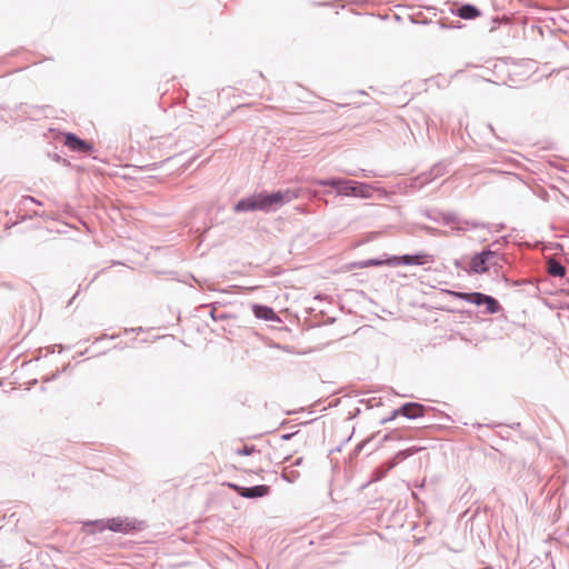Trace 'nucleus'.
Masks as SVG:
<instances>
[{"label": "nucleus", "instance_id": "obj_1", "mask_svg": "<svg viewBox=\"0 0 569 569\" xmlns=\"http://www.w3.org/2000/svg\"><path fill=\"white\" fill-rule=\"evenodd\" d=\"M298 193L293 190H277L273 192L261 191L248 197L241 198L233 204V211L237 213L262 211L276 212L286 203L296 199Z\"/></svg>", "mask_w": 569, "mask_h": 569}, {"label": "nucleus", "instance_id": "obj_2", "mask_svg": "<svg viewBox=\"0 0 569 569\" xmlns=\"http://www.w3.org/2000/svg\"><path fill=\"white\" fill-rule=\"evenodd\" d=\"M402 416L407 419L427 418L428 425L423 427H447V422L456 423L458 420L453 419L449 415L435 410L431 407H425L419 402H407L401 407L391 411L389 416L381 417L378 420L379 425H385L392 421L396 417Z\"/></svg>", "mask_w": 569, "mask_h": 569}, {"label": "nucleus", "instance_id": "obj_3", "mask_svg": "<svg viewBox=\"0 0 569 569\" xmlns=\"http://www.w3.org/2000/svg\"><path fill=\"white\" fill-rule=\"evenodd\" d=\"M497 244L498 241H495L480 252H476L471 257L468 273L483 274L488 272L491 267L496 266L497 261H493V259L498 258L500 254L498 249L493 250L492 247Z\"/></svg>", "mask_w": 569, "mask_h": 569}, {"label": "nucleus", "instance_id": "obj_4", "mask_svg": "<svg viewBox=\"0 0 569 569\" xmlns=\"http://www.w3.org/2000/svg\"><path fill=\"white\" fill-rule=\"evenodd\" d=\"M435 258L432 254L426 252H417L413 254L390 256L387 258V264L390 267L397 266H423L432 263Z\"/></svg>", "mask_w": 569, "mask_h": 569}, {"label": "nucleus", "instance_id": "obj_5", "mask_svg": "<svg viewBox=\"0 0 569 569\" xmlns=\"http://www.w3.org/2000/svg\"><path fill=\"white\" fill-rule=\"evenodd\" d=\"M315 187H329L337 196L351 197L352 180L330 177L327 179H315L312 181Z\"/></svg>", "mask_w": 569, "mask_h": 569}, {"label": "nucleus", "instance_id": "obj_6", "mask_svg": "<svg viewBox=\"0 0 569 569\" xmlns=\"http://www.w3.org/2000/svg\"><path fill=\"white\" fill-rule=\"evenodd\" d=\"M443 224L449 226L452 224V230L456 231H467L469 229H486L488 228V223L480 222L477 220H466L458 217L456 212H447L446 217H443Z\"/></svg>", "mask_w": 569, "mask_h": 569}, {"label": "nucleus", "instance_id": "obj_7", "mask_svg": "<svg viewBox=\"0 0 569 569\" xmlns=\"http://www.w3.org/2000/svg\"><path fill=\"white\" fill-rule=\"evenodd\" d=\"M64 144L72 151H77L80 153H89L93 149L92 144L89 141L81 139L72 132H67L64 134Z\"/></svg>", "mask_w": 569, "mask_h": 569}, {"label": "nucleus", "instance_id": "obj_8", "mask_svg": "<svg viewBox=\"0 0 569 569\" xmlns=\"http://www.w3.org/2000/svg\"><path fill=\"white\" fill-rule=\"evenodd\" d=\"M447 172V166L442 162H438L432 166V168L428 172H423L419 176H417L413 179L412 186L417 182L420 183V187L426 186L430 183L432 180H435L438 177L443 176Z\"/></svg>", "mask_w": 569, "mask_h": 569}, {"label": "nucleus", "instance_id": "obj_9", "mask_svg": "<svg viewBox=\"0 0 569 569\" xmlns=\"http://www.w3.org/2000/svg\"><path fill=\"white\" fill-rule=\"evenodd\" d=\"M234 491L244 498H258L269 493V487L264 485L254 486L251 488H244L237 485H229Z\"/></svg>", "mask_w": 569, "mask_h": 569}, {"label": "nucleus", "instance_id": "obj_10", "mask_svg": "<svg viewBox=\"0 0 569 569\" xmlns=\"http://www.w3.org/2000/svg\"><path fill=\"white\" fill-rule=\"evenodd\" d=\"M252 312L254 317L258 319H262L266 321H280V318L278 317L276 311L269 306L254 303L252 306Z\"/></svg>", "mask_w": 569, "mask_h": 569}, {"label": "nucleus", "instance_id": "obj_11", "mask_svg": "<svg viewBox=\"0 0 569 569\" xmlns=\"http://www.w3.org/2000/svg\"><path fill=\"white\" fill-rule=\"evenodd\" d=\"M372 186L367 182L352 180L351 197L360 199L372 198Z\"/></svg>", "mask_w": 569, "mask_h": 569}, {"label": "nucleus", "instance_id": "obj_12", "mask_svg": "<svg viewBox=\"0 0 569 569\" xmlns=\"http://www.w3.org/2000/svg\"><path fill=\"white\" fill-rule=\"evenodd\" d=\"M106 523L107 529L116 532H129L136 529L134 525L121 518L108 519Z\"/></svg>", "mask_w": 569, "mask_h": 569}, {"label": "nucleus", "instance_id": "obj_13", "mask_svg": "<svg viewBox=\"0 0 569 569\" xmlns=\"http://www.w3.org/2000/svg\"><path fill=\"white\" fill-rule=\"evenodd\" d=\"M478 306H485L486 313L488 315H496L502 309L500 302L495 297L486 293H481Z\"/></svg>", "mask_w": 569, "mask_h": 569}, {"label": "nucleus", "instance_id": "obj_14", "mask_svg": "<svg viewBox=\"0 0 569 569\" xmlns=\"http://www.w3.org/2000/svg\"><path fill=\"white\" fill-rule=\"evenodd\" d=\"M445 292L451 297H455L457 299L467 301L469 303L478 306L480 301V297L482 292L479 291H471V292H462V291H455V290H445Z\"/></svg>", "mask_w": 569, "mask_h": 569}, {"label": "nucleus", "instance_id": "obj_15", "mask_svg": "<svg viewBox=\"0 0 569 569\" xmlns=\"http://www.w3.org/2000/svg\"><path fill=\"white\" fill-rule=\"evenodd\" d=\"M459 18L465 20H472L481 14V11L471 3L461 4L455 12Z\"/></svg>", "mask_w": 569, "mask_h": 569}, {"label": "nucleus", "instance_id": "obj_16", "mask_svg": "<svg viewBox=\"0 0 569 569\" xmlns=\"http://www.w3.org/2000/svg\"><path fill=\"white\" fill-rule=\"evenodd\" d=\"M420 213L425 218H427V219H429V220H431L433 222L442 223L443 224V217H446L447 212H441V211H439L437 209H422V210H420Z\"/></svg>", "mask_w": 569, "mask_h": 569}, {"label": "nucleus", "instance_id": "obj_17", "mask_svg": "<svg viewBox=\"0 0 569 569\" xmlns=\"http://www.w3.org/2000/svg\"><path fill=\"white\" fill-rule=\"evenodd\" d=\"M566 267L557 261V260H550L548 262V273L552 277L561 278L566 274Z\"/></svg>", "mask_w": 569, "mask_h": 569}, {"label": "nucleus", "instance_id": "obj_18", "mask_svg": "<svg viewBox=\"0 0 569 569\" xmlns=\"http://www.w3.org/2000/svg\"><path fill=\"white\" fill-rule=\"evenodd\" d=\"M46 107H38V106H29V104H20L19 111H21L27 117H36L38 113H40L41 110H43Z\"/></svg>", "mask_w": 569, "mask_h": 569}, {"label": "nucleus", "instance_id": "obj_19", "mask_svg": "<svg viewBox=\"0 0 569 569\" xmlns=\"http://www.w3.org/2000/svg\"><path fill=\"white\" fill-rule=\"evenodd\" d=\"M382 264H387V260L383 261L378 258L367 259V260H363V261H360L357 263V266L359 268L378 267V266H382Z\"/></svg>", "mask_w": 569, "mask_h": 569}, {"label": "nucleus", "instance_id": "obj_20", "mask_svg": "<svg viewBox=\"0 0 569 569\" xmlns=\"http://www.w3.org/2000/svg\"><path fill=\"white\" fill-rule=\"evenodd\" d=\"M419 230L426 232L430 236H446L447 231H442L440 229H437L435 227L428 226V224H418Z\"/></svg>", "mask_w": 569, "mask_h": 569}, {"label": "nucleus", "instance_id": "obj_21", "mask_svg": "<svg viewBox=\"0 0 569 569\" xmlns=\"http://www.w3.org/2000/svg\"><path fill=\"white\" fill-rule=\"evenodd\" d=\"M346 173L349 174V176H353V177H366V178L367 177H381L376 171L367 170V169H359V170H355V171H347Z\"/></svg>", "mask_w": 569, "mask_h": 569}, {"label": "nucleus", "instance_id": "obj_22", "mask_svg": "<svg viewBox=\"0 0 569 569\" xmlns=\"http://www.w3.org/2000/svg\"><path fill=\"white\" fill-rule=\"evenodd\" d=\"M210 307H211V310H210V317H211L214 321L226 320V319H229V318H231V317H232L231 315L226 313V312L217 313V311H216V306H214V305H210Z\"/></svg>", "mask_w": 569, "mask_h": 569}, {"label": "nucleus", "instance_id": "obj_23", "mask_svg": "<svg viewBox=\"0 0 569 569\" xmlns=\"http://www.w3.org/2000/svg\"><path fill=\"white\" fill-rule=\"evenodd\" d=\"M472 427H477V428H480V427H520V423L517 422V423L508 425V423H480V422H476V423H472Z\"/></svg>", "mask_w": 569, "mask_h": 569}, {"label": "nucleus", "instance_id": "obj_24", "mask_svg": "<svg viewBox=\"0 0 569 569\" xmlns=\"http://www.w3.org/2000/svg\"><path fill=\"white\" fill-rule=\"evenodd\" d=\"M91 526L94 527V529L98 531H103L104 529H107V523L104 520H97L93 522H88L84 525V528H89Z\"/></svg>", "mask_w": 569, "mask_h": 569}, {"label": "nucleus", "instance_id": "obj_25", "mask_svg": "<svg viewBox=\"0 0 569 569\" xmlns=\"http://www.w3.org/2000/svg\"><path fill=\"white\" fill-rule=\"evenodd\" d=\"M321 418H317V419H313V420H310V421H301V422H297L295 425H292L291 427H297V428H300V427H307V425L311 423V422H319Z\"/></svg>", "mask_w": 569, "mask_h": 569}, {"label": "nucleus", "instance_id": "obj_26", "mask_svg": "<svg viewBox=\"0 0 569 569\" xmlns=\"http://www.w3.org/2000/svg\"><path fill=\"white\" fill-rule=\"evenodd\" d=\"M453 266L457 268V269H461L466 272H468V268L465 267V264L462 263V261L460 259H455L453 260Z\"/></svg>", "mask_w": 569, "mask_h": 569}, {"label": "nucleus", "instance_id": "obj_27", "mask_svg": "<svg viewBox=\"0 0 569 569\" xmlns=\"http://www.w3.org/2000/svg\"><path fill=\"white\" fill-rule=\"evenodd\" d=\"M26 202H32V203H37V204H39V206H41V204H42V202H41V201L37 200L36 198H33V197H31V196H26V197H23V203H26Z\"/></svg>", "mask_w": 569, "mask_h": 569}, {"label": "nucleus", "instance_id": "obj_28", "mask_svg": "<svg viewBox=\"0 0 569 569\" xmlns=\"http://www.w3.org/2000/svg\"><path fill=\"white\" fill-rule=\"evenodd\" d=\"M312 4L316 7H331L335 4V2H331V1L316 2V1H313Z\"/></svg>", "mask_w": 569, "mask_h": 569}, {"label": "nucleus", "instance_id": "obj_29", "mask_svg": "<svg viewBox=\"0 0 569 569\" xmlns=\"http://www.w3.org/2000/svg\"><path fill=\"white\" fill-rule=\"evenodd\" d=\"M253 451L252 447L244 446L241 450H238L239 455H250Z\"/></svg>", "mask_w": 569, "mask_h": 569}, {"label": "nucleus", "instance_id": "obj_30", "mask_svg": "<svg viewBox=\"0 0 569 569\" xmlns=\"http://www.w3.org/2000/svg\"><path fill=\"white\" fill-rule=\"evenodd\" d=\"M385 476L383 471H380V469H377L373 473L372 481L380 480Z\"/></svg>", "mask_w": 569, "mask_h": 569}, {"label": "nucleus", "instance_id": "obj_31", "mask_svg": "<svg viewBox=\"0 0 569 569\" xmlns=\"http://www.w3.org/2000/svg\"><path fill=\"white\" fill-rule=\"evenodd\" d=\"M117 337H118V335H111V336H109V335H107V333H103V335H101L99 338H97V339H96V342H98V341H100V340H103V339H111V340H113V339H116Z\"/></svg>", "mask_w": 569, "mask_h": 569}, {"label": "nucleus", "instance_id": "obj_32", "mask_svg": "<svg viewBox=\"0 0 569 569\" xmlns=\"http://www.w3.org/2000/svg\"><path fill=\"white\" fill-rule=\"evenodd\" d=\"M142 331V327H137V328H130V329H124V332L126 333H139Z\"/></svg>", "mask_w": 569, "mask_h": 569}, {"label": "nucleus", "instance_id": "obj_33", "mask_svg": "<svg viewBox=\"0 0 569 569\" xmlns=\"http://www.w3.org/2000/svg\"><path fill=\"white\" fill-rule=\"evenodd\" d=\"M502 67H503V63L493 62V64H492V71H493V72H496V70H497L498 68H502Z\"/></svg>", "mask_w": 569, "mask_h": 569}, {"label": "nucleus", "instance_id": "obj_34", "mask_svg": "<svg viewBox=\"0 0 569 569\" xmlns=\"http://www.w3.org/2000/svg\"><path fill=\"white\" fill-rule=\"evenodd\" d=\"M60 375V371H57L56 373H53L50 378H46V381H52L54 380L56 378H58V376Z\"/></svg>", "mask_w": 569, "mask_h": 569}, {"label": "nucleus", "instance_id": "obj_35", "mask_svg": "<svg viewBox=\"0 0 569 569\" xmlns=\"http://www.w3.org/2000/svg\"><path fill=\"white\" fill-rule=\"evenodd\" d=\"M482 78H483V80H486V81H488V82L497 83V84H498V82H497V81H495V80H492V79H490V78H487L486 76H482Z\"/></svg>", "mask_w": 569, "mask_h": 569}, {"label": "nucleus", "instance_id": "obj_36", "mask_svg": "<svg viewBox=\"0 0 569 569\" xmlns=\"http://www.w3.org/2000/svg\"><path fill=\"white\" fill-rule=\"evenodd\" d=\"M52 159L59 162L61 160V157L58 153H54L52 156Z\"/></svg>", "mask_w": 569, "mask_h": 569}, {"label": "nucleus", "instance_id": "obj_37", "mask_svg": "<svg viewBox=\"0 0 569 569\" xmlns=\"http://www.w3.org/2000/svg\"><path fill=\"white\" fill-rule=\"evenodd\" d=\"M114 349H119V350H122L124 348V346L122 343H118L113 347Z\"/></svg>", "mask_w": 569, "mask_h": 569}, {"label": "nucleus", "instance_id": "obj_38", "mask_svg": "<svg viewBox=\"0 0 569 569\" xmlns=\"http://www.w3.org/2000/svg\"><path fill=\"white\" fill-rule=\"evenodd\" d=\"M43 214H44L43 212H39V211L33 212L34 217H43Z\"/></svg>", "mask_w": 569, "mask_h": 569}, {"label": "nucleus", "instance_id": "obj_39", "mask_svg": "<svg viewBox=\"0 0 569 569\" xmlns=\"http://www.w3.org/2000/svg\"><path fill=\"white\" fill-rule=\"evenodd\" d=\"M286 425H287V420H282V421L279 423V426H278V427L283 428V427H286Z\"/></svg>", "mask_w": 569, "mask_h": 569}, {"label": "nucleus", "instance_id": "obj_40", "mask_svg": "<svg viewBox=\"0 0 569 569\" xmlns=\"http://www.w3.org/2000/svg\"><path fill=\"white\" fill-rule=\"evenodd\" d=\"M292 436H293L292 433L291 435H283L281 438L283 440H287V439H290Z\"/></svg>", "mask_w": 569, "mask_h": 569}, {"label": "nucleus", "instance_id": "obj_41", "mask_svg": "<svg viewBox=\"0 0 569 569\" xmlns=\"http://www.w3.org/2000/svg\"><path fill=\"white\" fill-rule=\"evenodd\" d=\"M77 295H78V292H77L74 296H72V298H71V299H70V301H69V305H71V303H72V301H73V299H76Z\"/></svg>", "mask_w": 569, "mask_h": 569}, {"label": "nucleus", "instance_id": "obj_42", "mask_svg": "<svg viewBox=\"0 0 569 569\" xmlns=\"http://www.w3.org/2000/svg\"><path fill=\"white\" fill-rule=\"evenodd\" d=\"M488 128L490 129V131L495 132L493 127H492L491 123H488Z\"/></svg>", "mask_w": 569, "mask_h": 569}]
</instances>
